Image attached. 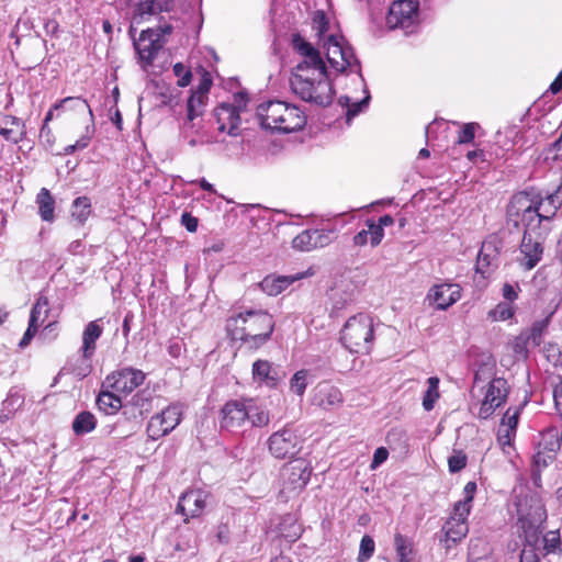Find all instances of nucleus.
I'll list each match as a JSON object with an SVG mask.
<instances>
[{"label": "nucleus", "mask_w": 562, "mask_h": 562, "mask_svg": "<svg viewBox=\"0 0 562 562\" xmlns=\"http://www.w3.org/2000/svg\"><path fill=\"white\" fill-rule=\"evenodd\" d=\"M561 207L562 182L554 192L546 198L527 191L514 194L507 205L506 217L507 222L512 223L516 228L519 227L520 222H527L551 232V222Z\"/></svg>", "instance_id": "obj_1"}, {"label": "nucleus", "mask_w": 562, "mask_h": 562, "mask_svg": "<svg viewBox=\"0 0 562 562\" xmlns=\"http://www.w3.org/2000/svg\"><path fill=\"white\" fill-rule=\"evenodd\" d=\"M274 329L272 315L262 310H247L226 321V330L233 340H240L249 348L265 345Z\"/></svg>", "instance_id": "obj_2"}, {"label": "nucleus", "mask_w": 562, "mask_h": 562, "mask_svg": "<svg viewBox=\"0 0 562 562\" xmlns=\"http://www.w3.org/2000/svg\"><path fill=\"white\" fill-rule=\"evenodd\" d=\"M256 116L262 128L278 133H292L306 124V116L299 106L280 100L259 104Z\"/></svg>", "instance_id": "obj_3"}, {"label": "nucleus", "mask_w": 562, "mask_h": 562, "mask_svg": "<svg viewBox=\"0 0 562 562\" xmlns=\"http://www.w3.org/2000/svg\"><path fill=\"white\" fill-rule=\"evenodd\" d=\"M292 92L301 100L326 106L334 99V89L327 70H300L290 77Z\"/></svg>", "instance_id": "obj_4"}, {"label": "nucleus", "mask_w": 562, "mask_h": 562, "mask_svg": "<svg viewBox=\"0 0 562 562\" xmlns=\"http://www.w3.org/2000/svg\"><path fill=\"white\" fill-rule=\"evenodd\" d=\"M340 340L350 352L369 353L374 340L373 319L364 313L350 317L341 329Z\"/></svg>", "instance_id": "obj_5"}, {"label": "nucleus", "mask_w": 562, "mask_h": 562, "mask_svg": "<svg viewBox=\"0 0 562 562\" xmlns=\"http://www.w3.org/2000/svg\"><path fill=\"white\" fill-rule=\"evenodd\" d=\"M322 44L331 69L336 72H346L347 70L356 72L359 80L363 82L360 63L356 58L352 47L346 43L344 37L329 34Z\"/></svg>", "instance_id": "obj_6"}, {"label": "nucleus", "mask_w": 562, "mask_h": 562, "mask_svg": "<svg viewBox=\"0 0 562 562\" xmlns=\"http://www.w3.org/2000/svg\"><path fill=\"white\" fill-rule=\"evenodd\" d=\"M524 235L520 243L519 263L525 270L533 269L542 259L544 240L550 233L547 228H539L533 224L520 222Z\"/></svg>", "instance_id": "obj_7"}, {"label": "nucleus", "mask_w": 562, "mask_h": 562, "mask_svg": "<svg viewBox=\"0 0 562 562\" xmlns=\"http://www.w3.org/2000/svg\"><path fill=\"white\" fill-rule=\"evenodd\" d=\"M418 0L394 1L386 16V24L390 29H402L406 34L412 33L418 23Z\"/></svg>", "instance_id": "obj_8"}, {"label": "nucleus", "mask_w": 562, "mask_h": 562, "mask_svg": "<svg viewBox=\"0 0 562 562\" xmlns=\"http://www.w3.org/2000/svg\"><path fill=\"white\" fill-rule=\"evenodd\" d=\"M519 520L528 544H537L547 520V510L540 501H535L529 512H525L522 505L518 509Z\"/></svg>", "instance_id": "obj_9"}, {"label": "nucleus", "mask_w": 562, "mask_h": 562, "mask_svg": "<svg viewBox=\"0 0 562 562\" xmlns=\"http://www.w3.org/2000/svg\"><path fill=\"white\" fill-rule=\"evenodd\" d=\"M182 409L179 404L167 406L161 413L154 415L147 425L148 436L157 440L171 432L181 422Z\"/></svg>", "instance_id": "obj_10"}, {"label": "nucleus", "mask_w": 562, "mask_h": 562, "mask_svg": "<svg viewBox=\"0 0 562 562\" xmlns=\"http://www.w3.org/2000/svg\"><path fill=\"white\" fill-rule=\"evenodd\" d=\"M292 47L301 57V60L292 69V72H300V70H308V72L314 70H327L319 50L300 34L293 35Z\"/></svg>", "instance_id": "obj_11"}, {"label": "nucleus", "mask_w": 562, "mask_h": 562, "mask_svg": "<svg viewBox=\"0 0 562 562\" xmlns=\"http://www.w3.org/2000/svg\"><path fill=\"white\" fill-rule=\"evenodd\" d=\"M268 449L277 459L292 458L301 449L300 439L291 428L285 427L269 437Z\"/></svg>", "instance_id": "obj_12"}, {"label": "nucleus", "mask_w": 562, "mask_h": 562, "mask_svg": "<svg viewBox=\"0 0 562 562\" xmlns=\"http://www.w3.org/2000/svg\"><path fill=\"white\" fill-rule=\"evenodd\" d=\"M144 380L145 373L142 370L126 367L109 374L104 383L115 392L130 394L142 385Z\"/></svg>", "instance_id": "obj_13"}, {"label": "nucleus", "mask_w": 562, "mask_h": 562, "mask_svg": "<svg viewBox=\"0 0 562 562\" xmlns=\"http://www.w3.org/2000/svg\"><path fill=\"white\" fill-rule=\"evenodd\" d=\"M459 512L453 508L451 516L448 518L441 529L440 543L447 549H451L456 543L461 541L469 532L468 516L458 515Z\"/></svg>", "instance_id": "obj_14"}, {"label": "nucleus", "mask_w": 562, "mask_h": 562, "mask_svg": "<svg viewBox=\"0 0 562 562\" xmlns=\"http://www.w3.org/2000/svg\"><path fill=\"white\" fill-rule=\"evenodd\" d=\"M221 413V427L228 431H237L247 423V400L228 401Z\"/></svg>", "instance_id": "obj_15"}, {"label": "nucleus", "mask_w": 562, "mask_h": 562, "mask_svg": "<svg viewBox=\"0 0 562 562\" xmlns=\"http://www.w3.org/2000/svg\"><path fill=\"white\" fill-rule=\"evenodd\" d=\"M312 469L306 460L295 459L288 463L283 470L285 488L291 491H301L308 483Z\"/></svg>", "instance_id": "obj_16"}, {"label": "nucleus", "mask_w": 562, "mask_h": 562, "mask_svg": "<svg viewBox=\"0 0 562 562\" xmlns=\"http://www.w3.org/2000/svg\"><path fill=\"white\" fill-rule=\"evenodd\" d=\"M429 305L445 311L461 299V288L456 283H440L432 285L426 296Z\"/></svg>", "instance_id": "obj_17"}, {"label": "nucleus", "mask_w": 562, "mask_h": 562, "mask_svg": "<svg viewBox=\"0 0 562 562\" xmlns=\"http://www.w3.org/2000/svg\"><path fill=\"white\" fill-rule=\"evenodd\" d=\"M207 498L209 493L205 491H188L181 495L177 509L184 516V521H188L189 518H196L203 514Z\"/></svg>", "instance_id": "obj_18"}, {"label": "nucleus", "mask_w": 562, "mask_h": 562, "mask_svg": "<svg viewBox=\"0 0 562 562\" xmlns=\"http://www.w3.org/2000/svg\"><path fill=\"white\" fill-rule=\"evenodd\" d=\"M344 401L340 390L328 382H319L313 390L312 403L323 409L339 407Z\"/></svg>", "instance_id": "obj_19"}, {"label": "nucleus", "mask_w": 562, "mask_h": 562, "mask_svg": "<svg viewBox=\"0 0 562 562\" xmlns=\"http://www.w3.org/2000/svg\"><path fill=\"white\" fill-rule=\"evenodd\" d=\"M171 8L172 0H147L139 2L134 10L133 23L140 24L158 13L170 11Z\"/></svg>", "instance_id": "obj_20"}, {"label": "nucleus", "mask_w": 562, "mask_h": 562, "mask_svg": "<svg viewBox=\"0 0 562 562\" xmlns=\"http://www.w3.org/2000/svg\"><path fill=\"white\" fill-rule=\"evenodd\" d=\"M0 135L8 142L18 144L26 136L25 124L16 116L0 115Z\"/></svg>", "instance_id": "obj_21"}, {"label": "nucleus", "mask_w": 562, "mask_h": 562, "mask_svg": "<svg viewBox=\"0 0 562 562\" xmlns=\"http://www.w3.org/2000/svg\"><path fill=\"white\" fill-rule=\"evenodd\" d=\"M240 108H236L231 104H222L216 112L218 130L221 132H227L231 136L239 135L238 126L240 122L239 116Z\"/></svg>", "instance_id": "obj_22"}, {"label": "nucleus", "mask_w": 562, "mask_h": 562, "mask_svg": "<svg viewBox=\"0 0 562 562\" xmlns=\"http://www.w3.org/2000/svg\"><path fill=\"white\" fill-rule=\"evenodd\" d=\"M499 249L495 239L485 240L476 259V272L485 276L498 263Z\"/></svg>", "instance_id": "obj_23"}, {"label": "nucleus", "mask_w": 562, "mask_h": 562, "mask_svg": "<svg viewBox=\"0 0 562 562\" xmlns=\"http://www.w3.org/2000/svg\"><path fill=\"white\" fill-rule=\"evenodd\" d=\"M307 276V272L291 276H268L260 282L261 290L274 296L286 290L292 283Z\"/></svg>", "instance_id": "obj_24"}, {"label": "nucleus", "mask_w": 562, "mask_h": 562, "mask_svg": "<svg viewBox=\"0 0 562 562\" xmlns=\"http://www.w3.org/2000/svg\"><path fill=\"white\" fill-rule=\"evenodd\" d=\"M103 333L102 319L89 322L82 331V345L80 351L85 358H92L97 350V340Z\"/></svg>", "instance_id": "obj_25"}, {"label": "nucleus", "mask_w": 562, "mask_h": 562, "mask_svg": "<svg viewBox=\"0 0 562 562\" xmlns=\"http://www.w3.org/2000/svg\"><path fill=\"white\" fill-rule=\"evenodd\" d=\"M155 30L147 29L142 31L139 41L135 43V48L139 55V58L147 64H150L155 58L160 48L157 44L158 38H154Z\"/></svg>", "instance_id": "obj_26"}, {"label": "nucleus", "mask_w": 562, "mask_h": 562, "mask_svg": "<svg viewBox=\"0 0 562 562\" xmlns=\"http://www.w3.org/2000/svg\"><path fill=\"white\" fill-rule=\"evenodd\" d=\"M561 439L562 431L560 432L557 428H550L541 434L537 449L549 453L548 459H550L551 456L555 457L561 447Z\"/></svg>", "instance_id": "obj_27"}, {"label": "nucleus", "mask_w": 562, "mask_h": 562, "mask_svg": "<svg viewBox=\"0 0 562 562\" xmlns=\"http://www.w3.org/2000/svg\"><path fill=\"white\" fill-rule=\"evenodd\" d=\"M92 213L91 201L88 196H78L74 200L70 216L78 226H83Z\"/></svg>", "instance_id": "obj_28"}, {"label": "nucleus", "mask_w": 562, "mask_h": 562, "mask_svg": "<svg viewBox=\"0 0 562 562\" xmlns=\"http://www.w3.org/2000/svg\"><path fill=\"white\" fill-rule=\"evenodd\" d=\"M254 378L260 382H265L267 385L274 386L279 381L277 371L272 366L265 360H257L252 364Z\"/></svg>", "instance_id": "obj_29"}, {"label": "nucleus", "mask_w": 562, "mask_h": 562, "mask_svg": "<svg viewBox=\"0 0 562 562\" xmlns=\"http://www.w3.org/2000/svg\"><path fill=\"white\" fill-rule=\"evenodd\" d=\"M36 203L41 218L45 222H52L54 220L55 200L46 188H42L37 193Z\"/></svg>", "instance_id": "obj_30"}, {"label": "nucleus", "mask_w": 562, "mask_h": 562, "mask_svg": "<svg viewBox=\"0 0 562 562\" xmlns=\"http://www.w3.org/2000/svg\"><path fill=\"white\" fill-rule=\"evenodd\" d=\"M331 307H330V316L337 317L340 315L341 311H344L351 302H352V293L340 290L339 288L331 289L329 295Z\"/></svg>", "instance_id": "obj_31"}, {"label": "nucleus", "mask_w": 562, "mask_h": 562, "mask_svg": "<svg viewBox=\"0 0 562 562\" xmlns=\"http://www.w3.org/2000/svg\"><path fill=\"white\" fill-rule=\"evenodd\" d=\"M508 396V384L503 378H493L488 382L484 398L490 400L493 397V402L504 404Z\"/></svg>", "instance_id": "obj_32"}, {"label": "nucleus", "mask_w": 562, "mask_h": 562, "mask_svg": "<svg viewBox=\"0 0 562 562\" xmlns=\"http://www.w3.org/2000/svg\"><path fill=\"white\" fill-rule=\"evenodd\" d=\"M97 426L95 416L87 411L80 412L72 422V430L77 436H82L94 430Z\"/></svg>", "instance_id": "obj_33"}, {"label": "nucleus", "mask_w": 562, "mask_h": 562, "mask_svg": "<svg viewBox=\"0 0 562 562\" xmlns=\"http://www.w3.org/2000/svg\"><path fill=\"white\" fill-rule=\"evenodd\" d=\"M97 405L100 411L108 415L115 414L121 407H123L121 398L109 391L100 392L97 398Z\"/></svg>", "instance_id": "obj_34"}, {"label": "nucleus", "mask_w": 562, "mask_h": 562, "mask_svg": "<svg viewBox=\"0 0 562 562\" xmlns=\"http://www.w3.org/2000/svg\"><path fill=\"white\" fill-rule=\"evenodd\" d=\"M247 411L249 412L247 422L250 423L252 427H265L269 424V413L257 405L252 398L247 400Z\"/></svg>", "instance_id": "obj_35"}, {"label": "nucleus", "mask_w": 562, "mask_h": 562, "mask_svg": "<svg viewBox=\"0 0 562 562\" xmlns=\"http://www.w3.org/2000/svg\"><path fill=\"white\" fill-rule=\"evenodd\" d=\"M363 88H364V92H366V97L360 100V101H355L352 102L351 99L349 97H341L339 102L347 106V113H346V116H347V122L349 123L355 116H357L359 113H361L362 111H364V109L368 106L369 104V101H370V93L368 91V89L366 88V85H364V81L361 82Z\"/></svg>", "instance_id": "obj_36"}, {"label": "nucleus", "mask_w": 562, "mask_h": 562, "mask_svg": "<svg viewBox=\"0 0 562 562\" xmlns=\"http://www.w3.org/2000/svg\"><path fill=\"white\" fill-rule=\"evenodd\" d=\"M553 312L547 315L544 318L536 321L532 326L525 330V335L531 341V346L538 347L542 342L543 335L550 324V319Z\"/></svg>", "instance_id": "obj_37"}, {"label": "nucleus", "mask_w": 562, "mask_h": 562, "mask_svg": "<svg viewBox=\"0 0 562 562\" xmlns=\"http://www.w3.org/2000/svg\"><path fill=\"white\" fill-rule=\"evenodd\" d=\"M439 379L430 376L427 379V390L423 396V407L426 412L434 409L436 402L439 400Z\"/></svg>", "instance_id": "obj_38"}, {"label": "nucleus", "mask_w": 562, "mask_h": 562, "mask_svg": "<svg viewBox=\"0 0 562 562\" xmlns=\"http://www.w3.org/2000/svg\"><path fill=\"white\" fill-rule=\"evenodd\" d=\"M476 492V483L473 481H470L465 484L463 488V499L457 502L453 506L457 512H459V515H470L471 512V503L474 498V494Z\"/></svg>", "instance_id": "obj_39"}, {"label": "nucleus", "mask_w": 562, "mask_h": 562, "mask_svg": "<svg viewBox=\"0 0 562 562\" xmlns=\"http://www.w3.org/2000/svg\"><path fill=\"white\" fill-rule=\"evenodd\" d=\"M48 312V299L41 295L31 310L29 322L40 327L44 323Z\"/></svg>", "instance_id": "obj_40"}, {"label": "nucleus", "mask_w": 562, "mask_h": 562, "mask_svg": "<svg viewBox=\"0 0 562 562\" xmlns=\"http://www.w3.org/2000/svg\"><path fill=\"white\" fill-rule=\"evenodd\" d=\"M67 108L76 111H88L91 120H93V113L87 101L80 97H67L59 102L54 104V109Z\"/></svg>", "instance_id": "obj_41"}, {"label": "nucleus", "mask_w": 562, "mask_h": 562, "mask_svg": "<svg viewBox=\"0 0 562 562\" xmlns=\"http://www.w3.org/2000/svg\"><path fill=\"white\" fill-rule=\"evenodd\" d=\"M206 100L207 97H202L195 92L191 93L187 104V116L189 121H193L195 117L202 114Z\"/></svg>", "instance_id": "obj_42"}, {"label": "nucleus", "mask_w": 562, "mask_h": 562, "mask_svg": "<svg viewBox=\"0 0 562 562\" xmlns=\"http://www.w3.org/2000/svg\"><path fill=\"white\" fill-rule=\"evenodd\" d=\"M308 371L299 370L290 380V390L299 396H303L308 384Z\"/></svg>", "instance_id": "obj_43"}, {"label": "nucleus", "mask_w": 562, "mask_h": 562, "mask_svg": "<svg viewBox=\"0 0 562 562\" xmlns=\"http://www.w3.org/2000/svg\"><path fill=\"white\" fill-rule=\"evenodd\" d=\"M515 310L510 303L501 302L488 312V317L494 322H503L512 318Z\"/></svg>", "instance_id": "obj_44"}, {"label": "nucleus", "mask_w": 562, "mask_h": 562, "mask_svg": "<svg viewBox=\"0 0 562 562\" xmlns=\"http://www.w3.org/2000/svg\"><path fill=\"white\" fill-rule=\"evenodd\" d=\"M292 247L300 251H311L314 250V241L312 229H305L299 235H296L292 240Z\"/></svg>", "instance_id": "obj_45"}, {"label": "nucleus", "mask_w": 562, "mask_h": 562, "mask_svg": "<svg viewBox=\"0 0 562 562\" xmlns=\"http://www.w3.org/2000/svg\"><path fill=\"white\" fill-rule=\"evenodd\" d=\"M329 29V22L326 14L323 11H316L313 16V30L316 32V35L319 37L321 42H324Z\"/></svg>", "instance_id": "obj_46"}, {"label": "nucleus", "mask_w": 562, "mask_h": 562, "mask_svg": "<svg viewBox=\"0 0 562 562\" xmlns=\"http://www.w3.org/2000/svg\"><path fill=\"white\" fill-rule=\"evenodd\" d=\"M312 234L315 249L328 246L335 237L333 229L313 228Z\"/></svg>", "instance_id": "obj_47"}, {"label": "nucleus", "mask_w": 562, "mask_h": 562, "mask_svg": "<svg viewBox=\"0 0 562 562\" xmlns=\"http://www.w3.org/2000/svg\"><path fill=\"white\" fill-rule=\"evenodd\" d=\"M374 550V540L368 535L363 536L360 541L358 562H367L373 555Z\"/></svg>", "instance_id": "obj_48"}, {"label": "nucleus", "mask_w": 562, "mask_h": 562, "mask_svg": "<svg viewBox=\"0 0 562 562\" xmlns=\"http://www.w3.org/2000/svg\"><path fill=\"white\" fill-rule=\"evenodd\" d=\"M130 404L138 411L139 415L148 413L151 408L150 397L144 391L134 394Z\"/></svg>", "instance_id": "obj_49"}, {"label": "nucleus", "mask_w": 562, "mask_h": 562, "mask_svg": "<svg viewBox=\"0 0 562 562\" xmlns=\"http://www.w3.org/2000/svg\"><path fill=\"white\" fill-rule=\"evenodd\" d=\"M394 544L400 562H408L409 554L412 553V547L408 540L404 536L397 533L394 538Z\"/></svg>", "instance_id": "obj_50"}, {"label": "nucleus", "mask_w": 562, "mask_h": 562, "mask_svg": "<svg viewBox=\"0 0 562 562\" xmlns=\"http://www.w3.org/2000/svg\"><path fill=\"white\" fill-rule=\"evenodd\" d=\"M520 411H521V407H509L505 412L499 425L505 426V428L516 431L518 420H519Z\"/></svg>", "instance_id": "obj_51"}, {"label": "nucleus", "mask_w": 562, "mask_h": 562, "mask_svg": "<svg viewBox=\"0 0 562 562\" xmlns=\"http://www.w3.org/2000/svg\"><path fill=\"white\" fill-rule=\"evenodd\" d=\"M93 132H94L93 127H91V128L87 127L86 134L82 135L75 144L66 146L64 149V154L71 155L76 150H82V149L87 148L91 140Z\"/></svg>", "instance_id": "obj_52"}, {"label": "nucleus", "mask_w": 562, "mask_h": 562, "mask_svg": "<svg viewBox=\"0 0 562 562\" xmlns=\"http://www.w3.org/2000/svg\"><path fill=\"white\" fill-rule=\"evenodd\" d=\"M366 225L368 227V233L370 234L371 246H378L384 237V229L373 220H367Z\"/></svg>", "instance_id": "obj_53"}, {"label": "nucleus", "mask_w": 562, "mask_h": 562, "mask_svg": "<svg viewBox=\"0 0 562 562\" xmlns=\"http://www.w3.org/2000/svg\"><path fill=\"white\" fill-rule=\"evenodd\" d=\"M467 456L462 451H454L452 456L448 458V467L451 473L461 471L467 465Z\"/></svg>", "instance_id": "obj_54"}, {"label": "nucleus", "mask_w": 562, "mask_h": 562, "mask_svg": "<svg viewBox=\"0 0 562 562\" xmlns=\"http://www.w3.org/2000/svg\"><path fill=\"white\" fill-rule=\"evenodd\" d=\"M494 374V364L484 363L482 364L474 374V386L479 385L481 382L491 381Z\"/></svg>", "instance_id": "obj_55"}, {"label": "nucleus", "mask_w": 562, "mask_h": 562, "mask_svg": "<svg viewBox=\"0 0 562 562\" xmlns=\"http://www.w3.org/2000/svg\"><path fill=\"white\" fill-rule=\"evenodd\" d=\"M477 126L479 125L476 123L463 124L461 131L458 134L457 143L458 144L471 143L474 138L475 128Z\"/></svg>", "instance_id": "obj_56"}, {"label": "nucleus", "mask_w": 562, "mask_h": 562, "mask_svg": "<svg viewBox=\"0 0 562 562\" xmlns=\"http://www.w3.org/2000/svg\"><path fill=\"white\" fill-rule=\"evenodd\" d=\"M516 436V431L505 428V426H498L497 429V442L502 446L503 450L506 447H510L512 442Z\"/></svg>", "instance_id": "obj_57"}, {"label": "nucleus", "mask_w": 562, "mask_h": 562, "mask_svg": "<svg viewBox=\"0 0 562 562\" xmlns=\"http://www.w3.org/2000/svg\"><path fill=\"white\" fill-rule=\"evenodd\" d=\"M502 405L503 404L493 402V397H491L490 400L484 398L480 406L477 416L482 419H487L488 417H491L494 414L496 408H498Z\"/></svg>", "instance_id": "obj_58"}, {"label": "nucleus", "mask_w": 562, "mask_h": 562, "mask_svg": "<svg viewBox=\"0 0 562 562\" xmlns=\"http://www.w3.org/2000/svg\"><path fill=\"white\" fill-rule=\"evenodd\" d=\"M91 369H92L91 358H85L81 355V359L79 360V363L71 369V372L76 376L83 379L91 372Z\"/></svg>", "instance_id": "obj_59"}, {"label": "nucleus", "mask_w": 562, "mask_h": 562, "mask_svg": "<svg viewBox=\"0 0 562 562\" xmlns=\"http://www.w3.org/2000/svg\"><path fill=\"white\" fill-rule=\"evenodd\" d=\"M548 457H549V453H546V451H541V450L537 449V452L532 457V465L535 468H537L538 470H542V469L547 468L549 464H551L555 460L554 456H551L550 459H548Z\"/></svg>", "instance_id": "obj_60"}, {"label": "nucleus", "mask_w": 562, "mask_h": 562, "mask_svg": "<svg viewBox=\"0 0 562 562\" xmlns=\"http://www.w3.org/2000/svg\"><path fill=\"white\" fill-rule=\"evenodd\" d=\"M531 345V341L521 331L513 341V350L517 355H526L528 347Z\"/></svg>", "instance_id": "obj_61"}, {"label": "nucleus", "mask_w": 562, "mask_h": 562, "mask_svg": "<svg viewBox=\"0 0 562 562\" xmlns=\"http://www.w3.org/2000/svg\"><path fill=\"white\" fill-rule=\"evenodd\" d=\"M543 548L550 553L554 552L560 546V535L558 531H550L543 537Z\"/></svg>", "instance_id": "obj_62"}, {"label": "nucleus", "mask_w": 562, "mask_h": 562, "mask_svg": "<svg viewBox=\"0 0 562 562\" xmlns=\"http://www.w3.org/2000/svg\"><path fill=\"white\" fill-rule=\"evenodd\" d=\"M520 562H540L539 554L536 551V544H528L526 542L520 553Z\"/></svg>", "instance_id": "obj_63"}, {"label": "nucleus", "mask_w": 562, "mask_h": 562, "mask_svg": "<svg viewBox=\"0 0 562 562\" xmlns=\"http://www.w3.org/2000/svg\"><path fill=\"white\" fill-rule=\"evenodd\" d=\"M211 87H212L211 75L207 71H203L200 82L193 92L199 93L202 97H207Z\"/></svg>", "instance_id": "obj_64"}]
</instances>
